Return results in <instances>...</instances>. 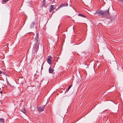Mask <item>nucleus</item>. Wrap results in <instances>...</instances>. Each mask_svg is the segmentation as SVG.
<instances>
[{
    "instance_id": "4468645a",
    "label": "nucleus",
    "mask_w": 123,
    "mask_h": 123,
    "mask_svg": "<svg viewBox=\"0 0 123 123\" xmlns=\"http://www.w3.org/2000/svg\"><path fill=\"white\" fill-rule=\"evenodd\" d=\"M72 86V85H70L69 86L68 88L69 89Z\"/></svg>"
},
{
    "instance_id": "f3484780",
    "label": "nucleus",
    "mask_w": 123,
    "mask_h": 123,
    "mask_svg": "<svg viewBox=\"0 0 123 123\" xmlns=\"http://www.w3.org/2000/svg\"><path fill=\"white\" fill-rule=\"evenodd\" d=\"M2 73V71H1L0 70V74H1Z\"/></svg>"
},
{
    "instance_id": "f257e3e1",
    "label": "nucleus",
    "mask_w": 123,
    "mask_h": 123,
    "mask_svg": "<svg viewBox=\"0 0 123 123\" xmlns=\"http://www.w3.org/2000/svg\"><path fill=\"white\" fill-rule=\"evenodd\" d=\"M109 9L107 10V11H103L102 10H98L97 11H96V12L95 13V14L98 13L100 15H105L106 16H108L109 15Z\"/></svg>"
},
{
    "instance_id": "0eeeda50",
    "label": "nucleus",
    "mask_w": 123,
    "mask_h": 123,
    "mask_svg": "<svg viewBox=\"0 0 123 123\" xmlns=\"http://www.w3.org/2000/svg\"><path fill=\"white\" fill-rule=\"evenodd\" d=\"M37 36H38V34H36V37H35V40H36L35 43H37V42H38L37 39H38V37Z\"/></svg>"
},
{
    "instance_id": "39448f33",
    "label": "nucleus",
    "mask_w": 123,
    "mask_h": 123,
    "mask_svg": "<svg viewBox=\"0 0 123 123\" xmlns=\"http://www.w3.org/2000/svg\"><path fill=\"white\" fill-rule=\"evenodd\" d=\"M54 5H51L50 6V10L49 11L50 12H51L54 9Z\"/></svg>"
},
{
    "instance_id": "423d86ee",
    "label": "nucleus",
    "mask_w": 123,
    "mask_h": 123,
    "mask_svg": "<svg viewBox=\"0 0 123 123\" xmlns=\"http://www.w3.org/2000/svg\"><path fill=\"white\" fill-rule=\"evenodd\" d=\"M35 23L32 22L30 25V28H33L34 27V25H35Z\"/></svg>"
},
{
    "instance_id": "6ab92c4d",
    "label": "nucleus",
    "mask_w": 123,
    "mask_h": 123,
    "mask_svg": "<svg viewBox=\"0 0 123 123\" xmlns=\"http://www.w3.org/2000/svg\"><path fill=\"white\" fill-rule=\"evenodd\" d=\"M0 92V93H2V92L1 91V92Z\"/></svg>"
},
{
    "instance_id": "a211bd4d",
    "label": "nucleus",
    "mask_w": 123,
    "mask_h": 123,
    "mask_svg": "<svg viewBox=\"0 0 123 123\" xmlns=\"http://www.w3.org/2000/svg\"><path fill=\"white\" fill-rule=\"evenodd\" d=\"M2 73L3 74H5V73L4 72H2Z\"/></svg>"
},
{
    "instance_id": "6e6552de",
    "label": "nucleus",
    "mask_w": 123,
    "mask_h": 123,
    "mask_svg": "<svg viewBox=\"0 0 123 123\" xmlns=\"http://www.w3.org/2000/svg\"><path fill=\"white\" fill-rule=\"evenodd\" d=\"M53 70L52 69H51V67H50L49 69V73H52L53 72Z\"/></svg>"
},
{
    "instance_id": "1a4fd4ad",
    "label": "nucleus",
    "mask_w": 123,
    "mask_h": 123,
    "mask_svg": "<svg viewBox=\"0 0 123 123\" xmlns=\"http://www.w3.org/2000/svg\"><path fill=\"white\" fill-rule=\"evenodd\" d=\"M4 120L3 118H0V123H4Z\"/></svg>"
},
{
    "instance_id": "20e7f679",
    "label": "nucleus",
    "mask_w": 123,
    "mask_h": 123,
    "mask_svg": "<svg viewBox=\"0 0 123 123\" xmlns=\"http://www.w3.org/2000/svg\"><path fill=\"white\" fill-rule=\"evenodd\" d=\"M68 6V4H66L65 3L61 5H60L59 6V7H58V9L59 8H61L62 7L64 6Z\"/></svg>"
},
{
    "instance_id": "f03ea898",
    "label": "nucleus",
    "mask_w": 123,
    "mask_h": 123,
    "mask_svg": "<svg viewBox=\"0 0 123 123\" xmlns=\"http://www.w3.org/2000/svg\"><path fill=\"white\" fill-rule=\"evenodd\" d=\"M45 105H44L43 106H40L38 107H37V109L38 110V111L40 112L41 111H43L44 109V107Z\"/></svg>"
},
{
    "instance_id": "dca6fc26",
    "label": "nucleus",
    "mask_w": 123,
    "mask_h": 123,
    "mask_svg": "<svg viewBox=\"0 0 123 123\" xmlns=\"http://www.w3.org/2000/svg\"><path fill=\"white\" fill-rule=\"evenodd\" d=\"M69 89L68 88V89H66V92H68V90H69Z\"/></svg>"
},
{
    "instance_id": "f8f14e48",
    "label": "nucleus",
    "mask_w": 123,
    "mask_h": 123,
    "mask_svg": "<svg viewBox=\"0 0 123 123\" xmlns=\"http://www.w3.org/2000/svg\"><path fill=\"white\" fill-rule=\"evenodd\" d=\"M119 2L123 4V0H117Z\"/></svg>"
},
{
    "instance_id": "ddd939ff",
    "label": "nucleus",
    "mask_w": 123,
    "mask_h": 123,
    "mask_svg": "<svg viewBox=\"0 0 123 123\" xmlns=\"http://www.w3.org/2000/svg\"><path fill=\"white\" fill-rule=\"evenodd\" d=\"M43 5H42V6L43 7L45 6V1L44 0L43 1Z\"/></svg>"
},
{
    "instance_id": "7ed1b4c3",
    "label": "nucleus",
    "mask_w": 123,
    "mask_h": 123,
    "mask_svg": "<svg viewBox=\"0 0 123 123\" xmlns=\"http://www.w3.org/2000/svg\"><path fill=\"white\" fill-rule=\"evenodd\" d=\"M52 58V57L50 56L48 57V58L47 62L49 64H51L52 63L51 61L52 60L51 59Z\"/></svg>"
},
{
    "instance_id": "9b49d317",
    "label": "nucleus",
    "mask_w": 123,
    "mask_h": 123,
    "mask_svg": "<svg viewBox=\"0 0 123 123\" xmlns=\"http://www.w3.org/2000/svg\"><path fill=\"white\" fill-rule=\"evenodd\" d=\"M21 111L23 112L24 113H25L26 112V111L24 109H23L21 110Z\"/></svg>"
},
{
    "instance_id": "2eb2a0df",
    "label": "nucleus",
    "mask_w": 123,
    "mask_h": 123,
    "mask_svg": "<svg viewBox=\"0 0 123 123\" xmlns=\"http://www.w3.org/2000/svg\"><path fill=\"white\" fill-rule=\"evenodd\" d=\"M8 0H3V1H4V2H6Z\"/></svg>"
},
{
    "instance_id": "9d476101",
    "label": "nucleus",
    "mask_w": 123,
    "mask_h": 123,
    "mask_svg": "<svg viewBox=\"0 0 123 123\" xmlns=\"http://www.w3.org/2000/svg\"><path fill=\"white\" fill-rule=\"evenodd\" d=\"M79 15L80 16H81L83 17H84V18L86 17V16H85L82 14H79Z\"/></svg>"
}]
</instances>
